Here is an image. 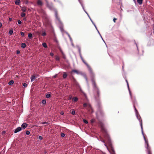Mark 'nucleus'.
Segmentation results:
<instances>
[{"label":"nucleus","instance_id":"1","mask_svg":"<svg viewBox=\"0 0 154 154\" xmlns=\"http://www.w3.org/2000/svg\"><path fill=\"white\" fill-rule=\"evenodd\" d=\"M90 71L92 73V75L91 77V81L92 82L94 89L96 91V93L95 94V97L97 102H98L100 100V91L97 85L93 72L92 71Z\"/></svg>","mask_w":154,"mask_h":154},{"label":"nucleus","instance_id":"2","mask_svg":"<svg viewBox=\"0 0 154 154\" xmlns=\"http://www.w3.org/2000/svg\"><path fill=\"white\" fill-rule=\"evenodd\" d=\"M101 132L103 134V135L104 136L105 138L107 140V142L109 145L111 146H112V144L110 137L107 133L106 129L103 124H102L101 125Z\"/></svg>","mask_w":154,"mask_h":154},{"label":"nucleus","instance_id":"3","mask_svg":"<svg viewBox=\"0 0 154 154\" xmlns=\"http://www.w3.org/2000/svg\"><path fill=\"white\" fill-rule=\"evenodd\" d=\"M96 114L97 118L98 119L103 117V111L100 108L98 110Z\"/></svg>","mask_w":154,"mask_h":154},{"label":"nucleus","instance_id":"4","mask_svg":"<svg viewBox=\"0 0 154 154\" xmlns=\"http://www.w3.org/2000/svg\"><path fill=\"white\" fill-rule=\"evenodd\" d=\"M80 55L81 60L82 62L85 64L87 67L89 69L90 71H92V69L90 66L85 61L83 58L82 57L81 53L80 54Z\"/></svg>","mask_w":154,"mask_h":154},{"label":"nucleus","instance_id":"5","mask_svg":"<svg viewBox=\"0 0 154 154\" xmlns=\"http://www.w3.org/2000/svg\"><path fill=\"white\" fill-rule=\"evenodd\" d=\"M146 148L147 149L148 154H152L151 149L149 146V144H146Z\"/></svg>","mask_w":154,"mask_h":154},{"label":"nucleus","instance_id":"6","mask_svg":"<svg viewBox=\"0 0 154 154\" xmlns=\"http://www.w3.org/2000/svg\"><path fill=\"white\" fill-rule=\"evenodd\" d=\"M22 129V128L20 127H18L14 131V133H17L19 131H20Z\"/></svg>","mask_w":154,"mask_h":154},{"label":"nucleus","instance_id":"7","mask_svg":"<svg viewBox=\"0 0 154 154\" xmlns=\"http://www.w3.org/2000/svg\"><path fill=\"white\" fill-rule=\"evenodd\" d=\"M35 78H36V77L35 75H32L30 78L31 79V82H32L34 80H36V79Z\"/></svg>","mask_w":154,"mask_h":154},{"label":"nucleus","instance_id":"8","mask_svg":"<svg viewBox=\"0 0 154 154\" xmlns=\"http://www.w3.org/2000/svg\"><path fill=\"white\" fill-rule=\"evenodd\" d=\"M28 125L26 123H23L21 127L23 129H24L27 127Z\"/></svg>","mask_w":154,"mask_h":154},{"label":"nucleus","instance_id":"9","mask_svg":"<svg viewBox=\"0 0 154 154\" xmlns=\"http://www.w3.org/2000/svg\"><path fill=\"white\" fill-rule=\"evenodd\" d=\"M37 4L38 5L42 6V5L43 3L41 0H38Z\"/></svg>","mask_w":154,"mask_h":154},{"label":"nucleus","instance_id":"10","mask_svg":"<svg viewBox=\"0 0 154 154\" xmlns=\"http://www.w3.org/2000/svg\"><path fill=\"white\" fill-rule=\"evenodd\" d=\"M67 76V74L65 72H63V79H65Z\"/></svg>","mask_w":154,"mask_h":154},{"label":"nucleus","instance_id":"11","mask_svg":"<svg viewBox=\"0 0 154 154\" xmlns=\"http://www.w3.org/2000/svg\"><path fill=\"white\" fill-rule=\"evenodd\" d=\"M78 99L77 97H74L72 98V100L75 102H77L78 101Z\"/></svg>","mask_w":154,"mask_h":154},{"label":"nucleus","instance_id":"12","mask_svg":"<svg viewBox=\"0 0 154 154\" xmlns=\"http://www.w3.org/2000/svg\"><path fill=\"white\" fill-rule=\"evenodd\" d=\"M21 47L25 48L26 47V45L25 43H22L21 45Z\"/></svg>","mask_w":154,"mask_h":154},{"label":"nucleus","instance_id":"13","mask_svg":"<svg viewBox=\"0 0 154 154\" xmlns=\"http://www.w3.org/2000/svg\"><path fill=\"white\" fill-rule=\"evenodd\" d=\"M28 37L30 39H32V33H29L28 34Z\"/></svg>","mask_w":154,"mask_h":154},{"label":"nucleus","instance_id":"14","mask_svg":"<svg viewBox=\"0 0 154 154\" xmlns=\"http://www.w3.org/2000/svg\"><path fill=\"white\" fill-rule=\"evenodd\" d=\"M20 2V0H17L15 2V4L17 5H19Z\"/></svg>","mask_w":154,"mask_h":154},{"label":"nucleus","instance_id":"15","mask_svg":"<svg viewBox=\"0 0 154 154\" xmlns=\"http://www.w3.org/2000/svg\"><path fill=\"white\" fill-rule=\"evenodd\" d=\"M73 72H75L78 74L79 73L78 71L76 70H72L71 72V74H72Z\"/></svg>","mask_w":154,"mask_h":154},{"label":"nucleus","instance_id":"16","mask_svg":"<svg viewBox=\"0 0 154 154\" xmlns=\"http://www.w3.org/2000/svg\"><path fill=\"white\" fill-rule=\"evenodd\" d=\"M143 0H137V3L140 5H141L143 2Z\"/></svg>","mask_w":154,"mask_h":154},{"label":"nucleus","instance_id":"17","mask_svg":"<svg viewBox=\"0 0 154 154\" xmlns=\"http://www.w3.org/2000/svg\"><path fill=\"white\" fill-rule=\"evenodd\" d=\"M21 10L23 12H26V7H23L22 8Z\"/></svg>","mask_w":154,"mask_h":154},{"label":"nucleus","instance_id":"18","mask_svg":"<svg viewBox=\"0 0 154 154\" xmlns=\"http://www.w3.org/2000/svg\"><path fill=\"white\" fill-rule=\"evenodd\" d=\"M14 82L13 80H11L8 83L9 85H12L14 84Z\"/></svg>","mask_w":154,"mask_h":154},{"label":"nucleus","instance_id":"19","mask_svg":"<svg viewBox=\"0 0 154 154\" xmlns=\"http://www.w3.org/2000/svg\"><path fill=\"white\" fill-rule=\"evenodd\" d=\"M143 138H144V140H145V142L146 143V145L147 144H149L148 140L146 139L145 137L144 136H143Z\"/></svg>","mask_w":154,"mask_h":154},{"label":"nucleus","instance_id":"20","mask_svg":"<svg viewBox=\"0 0 154 154\" xmlns=\"http://www.w3.org/2000/svg\"><path fill=\"white\" fill-rule=\"evenodd\" d=\"M42 46L44 48H47V46L45 43H42Z\"/></svg>","mask_w":154,"mask_h":154},{"label":"nucleus","instance_id":"21","mask_svg":"<svg viewBox=\"0 0 154 154\" xmlns=\"http://www.w3.org/2000/svg\"><path fill=\"white\" fill-rule=\"evenodd\" d=\"M87 107H88V109H92V107H91V105L89 104H88V106H87Z\"/></svg>","mask_w":154,"mask_h":154},{"label":"nucleus","instance_id":"22","mask_svg":"<svg viewBox=\"0 0 154 154\" xmlns=\"http://www.w3.org/2000/svg\"><path fill=\"white\" fill-rule=\"evenodd\" d=\"M25 15H26L24 13H21V16L22 17H24L25 16Z\"/></svg>","mask_w":154,"mask_h":154},{"label":"nucleus","instance_id":"23","mask_svg":"<svg viewBox=\"0 0 154 154\" xmlns=\"http://www.w3.org/2000/svg\"><path fill=\"white\" fill-rule=\"evenodd\" d=\"M51 96V94H48L46 95V97L47 98H49Z\"/></svg>","mask_w":154,"mask_h":154},{"label":"nucleus","instance_id":"24","mask_svg":"<svg viewBox=\"0 0 154 154\" xmlns=\"http://www.w3.org/2000/svg\"><path fill=\"white\" fill-rule=\"evenodd\" d=\"M13 33V31L12 30H10L9 31V33L10 35H12Z\"/></svg>","mask_w":154,"mask_h":154},{"label":"nucleus","instance_id":"25","mask_svg":"<svg viewBox=\"0 0 154 154\" xmlns=\"http://www.w3.org/2000/svg\"><path fill=\"white\" fill-rule=\"evenodd\" d=\"M42 103L44 104H45L46 103V100H42Z\"/></svg>","mask_w":154,"mask_h":154},{"label":"nucleus","instance_id":"26","mask_svg":"<svg viewBox=\"0 0 154 154\" xmlns=\"http://www.w3.org/2000/svg\"><path fill=\"white\" fill-rule=\"evenodd\" d=\"M83 121L85 124H87L88 123V121L84 119H83Z\"/></svg>","mask_w":154,"mask_h":154},{"label":"nucleus","instance_id":"27","mask_svg":"<svg viewBox=\"0 0 154 154\" xmlns=\"http://www.w3.org/2000/svg\"><path fill=\"white\" fill-rule=\"evenodd\" d=\"M88 103H84L83 105V106L85 107H87V106H88Z\"/></svg>","mask_w":154,"mask_h":154},{"label":"nucleus","instance_id":"28","mask_svg":"<svg viewBox=\"0 0 154 154\" xmlns=\"http://www.w3.org/2000/svg\"><path fill=\"white\" fill-rule=\"evenodd\" d=\"M41 124H48V122H42L41 123Z\"/></svg>","mask_w":154,"mask_h":154},{"label":"nucleus","instance_id":"29","mask_svg":"<svg viewBox=\"0 0 154 154\" xmlns=\"http://www.w3.org/2000/svg\"><path fill=\"white\" fill-rule=\"evenodd\" d=\"M71 114L73 115H74L75 114V112L74 110H72Z\"/></svg>","mask_w":154,"mask_h":154},{"label":"nucleus","instance_id":"30","mask_svg":"<svg viewBox=\"0 0 154 154\" xmlns=\"http://www.w3.org/2000/svg\"><path fill=\"white\" fill-rule=\"evenodd\" d=\"M42 36H45L46 35V33L45 32H43L42 34Z\"/></svg>","mask_w":154,"mask_h":154},{"label":"nucleus","instance_id":"31","mask_svg":"<svg viewBox=\"0 0 154 154\" xmlns=\"http://www.w3.org/2000/svg\"><path fill=\"white\" fill-rule=\"evenodd\" d=\"M95 120L94 119H92L91 121V122L92 123L94 122H95Z\"/></svg>","mask_w":154,"mask_h":154},{"label":"nucleus","instance_id":"32","mask_svg":"<svg viewBox=\"0 0 154 154\" xmlns=\"http://www.w3.org/2000/svg\"><path fill=\"white\" fill-rule=\"evenodd\" d=\"M65 135L64 133H62L61 134V136L62 137H63L65 136Z\"/></svg>","mask_w":154,"mask_h":154},{"label":"nucleus","instance_id":"33","mask_svg":"<svg viewBox=\"0 0 154 154\" xmlns=\"http://www.w3.org/2000/svg\"><path fill=\"white\" fill-rule=\"evenodd\" d=\"M55 59L57 60H60V58L58 56H56Z\"/></svg>","mask_w":154,"mask_h":154},{"label":"nucleus","instance_id":"34","mask_svg":"<svg viewBox=\"0 0 154 154\" xmlns=\"http://www.w3.org/2000/svg\"><path fill=\"white\" fill-rule=\"evenodd\" d=\"M72 78L73 80V81L74 82H75L76 81V79H75L73 76H72Z\"/></svg>","mask_w":154,"mask_h":154},{"label":"nucleus","instance_id":"35","mask_svg":"<svg viewBox=\"0 0 154 154\" xmlns=\"http://www.w3.org/2000/svg\"><path fill=\"white\" fill-rule=\"evenodd\" d=\"M23 85L24 87H26L27 86V84L25 83H23Z\"/></svg>","mask_w":154,"mask_h":154},{"label":"nucleus","instance_id":"36","mask_svg":"<svg viewBox=\"0 0 154 154\" xmlns=\"http://www.w3.org/2000/svg\"><path fill=\"white\" fill-rule=\"evenodd\" d=\"M30 134V132L29 131H27L26 132V134L27 135H29Z\"/></svg>","mask_w":154,"mask_h":154},{"label":"nucleus","instance_id":"37","mask_svg":"<svg viewBox=\"0 0 154 154\" xmlns=\"http://www.w3.org/2000/svg\"><path fill=\"white\" fill-rule=\"evenodd\" d=\"M134 109H135L136 112H137V109H136V107L135 106V105L134 104Z\"/></svg>","mask_w":154,"mask_h":154},{"label":"nucleus","instance_id":"38","mask_svg":"<svg viewBox=\"0 0 154 154\" xmlns=\"http://www.w3.org/2000/svg\"><path fill=\"white\" fill-rule=\"evenodd\" d=\"M134 109H135L136 112H137V109H136V107L135 106V105L134 104Z\"/></svg>","mask_w":154,"mask_h":154},{"label":"nucleus","instance_id":"39","mask_svg":"<svg viewBox=\"0 0 154 154\" xmlns=\"http://www.w3.org/2000/svg\"><path fill=\"white\" fill-rule=\"evenodd\" d=\"M117 20V19L115 18H114L113 19V21L114 23L116 22V20Z\"/></svg>","mask_w":154,"mask_h":154},{"label":"nucleus","instance_id":"40","mask_svg":"<svg viewBox=\"0 0 154 154\" xmlns=\"http://www.w3.org/2000/svg\"><path fill=\"white\" fill-rule=\"evenodd\" d=\"M18 24H21V21L20 20H18Z\"/></svg>","mask_w":154,"mask_h":154},{"label":"nucleus","instance_id":"41","mask_svg":"<svg viewBox=\"0 0 154 154\" xmlns=\"http://www.w3.org/2000/svg\"><path fill=\"white\" fill-rule=\"evenodd\" d=\"M20 34H21V35L22 36H24V33L23 32H21Z\"/></svg>","mask_w":154,"mask_h":154},{"label":"nucleus","instance_id":"42","mask_svg":"<svg viewBox=\"0 0 154 154\" xmlns=\"http://www.w3.org/2000/svg\"><path fill=\"white\" fill-rule=\"evenodd\" d=\"M39 138L40 140H42L43 139V137L41 136H39Z\"/></svg>","mask_w":154,"mask_h":154},{"label":"nucleus","instance_id":"43","mask_svg":"<svg viewBox=\"0 0 154 154\" xmlns=\"http://www.w3.org/2000/svg\"><path fill=\"white\" fill-rule=\"evenodd\" d=\"M50 55L51 56H53V55H54V54L52 53V52H51L50 53Z\"/></svg>","mask_w":154,"mask_h":154},{"label":"nucleus","instance_id":"44","mask_svg":"<svg viewBox=\"0 0 154 154\" xmlns=\"http://www.w3.org/2000/svg\"><path fill=\"white\" fill-rule=\"evenodd\" d=\"M17 54H19L20 53V51L19 50H17Z\"/></svg>","mask_w":154,"mask_h":154},{"label":"nucleus","instance_id":"45","mask_svg":"<svg viewBox=\"0 0 154 154\" xmlns=\"http://www.w3.org/2000/svg\"><path fill=\"white\" fill-rule=\"evenodd\" d=\"M60 114L61 115H63L64 114V113L63 112H60Z\"/></svg>","mask_w":154,"mask_h":154},{"label":"nucleus","instance_id":"46","mask_svg":"<svg viewBox=\"0 0 154 154\" xmlns=\"http://www.w3.org/2000/svg\"><path fill=\"white\" fill-rule=\"evenodd\" d=\"M140 125L141 126V129L142 130H143V127H142V123L141 122V123H140Z\"/></svg>","mask_w":154,"mask_h":154},{"label":"nucleus","instance_id":"47","mask_svg":"<svg viewBox=\"0 0 154 154\" xmlns=\"http://www.w3.org/2000/svg\"><path fill=\"white\" fill-rule=\"evenodd\" d=\"M57 76V74H56L54 76V78H56Z\"/></svg>","mask_w":154,"mask_h":154},{"label":"nucleus","instance_id":"48","mask_svg":"<svg viewBox=\"0 0 154 154\" xmlns=\"http://www.w3.org/2000/svg\"><path fill=\"white\" fill-rule=\"evenodd\" d=\"M129 93L130 95V96L131 97V91H130V90L129 91Z\"/></svg>","mask_w":154,"mask_h":154},{"label":"nucleus","instance_id":"49","mask_svg":"<svg viewBox=\"0 0 154 154\" xmlns=\"http://www.w3.org/2000/svg\"><path fill=\"white\" fill-rule=\"evenodd\" d=\"M2 23H1L0 22V28L2 27Z\"/></svg>","mask_w":154,"mask_h":154},{"label":"nucleus","instance_id":"50","mask_svg":"<svg viewBox=\"0 0 154 154\" xmlns=\"http://www.w3.org/2000/svg\"><path fill=\"white\" fill-rule=\"evenodd\" d=\"M12 20V18H9V21H11V20Z\"/></svg>","mask_w":154,"mask_h":154},{"label":"nucleus","instance_id":"51","mask_svg":"<svg viewBox=\"0 0 154 154\" xmlns=\"http://www.w3.org/2000/svg\"><path fill=\"white\" fill-rule=\"evenodd\" d=\"M126 81L127 83V85H128V81L127 80H126Z\"/></svg>","mask_w":154,"mask_h":154},{"label":"nucleus","instance_id":"52","mask_svg":"<svg viewBox=\"0 0 154 154\" xmlns=\"http://www.w3.org/2000/svg\"><path fill=\"white\" fill-rule=\"evenodd\" d=\"M55 15H56V17H57V12H55Z\"/></svg>","mask_w":154,"mask_h":154},{"label":"nucleus","instance_id":"53","mask_svg":"<svg viewBox=\"0 0 154 154\" xmlns=\"http://www.w3.org/2000/svg\"><path fill=\"white\" fill-rule=\"evenodd\" d=\"M128 86V89L129 90V91L130 90V89H129V85L128 84V85H127Z\"/></svg>","mask_w":154,"mask_h":154},{"label":"nucleus","instance_id":"54","mask_svg":"<svg viewBox=\"0 0 154 154\" xmlns=\"http://www.w3.org/2000/svg\"><path fill=\"white\" fill-rule=\"evenodd\" d=\"M128 86V89L129 90V91L130 90V89H129V85L128 84V85H127Z\"/></svg>","mask_w":154,"mask_h":154},{"label":"nucleus","instance_id":"55","mask_svg":"<svg viewBox=\"0 0 154 154\" xmlns=\"http://www.w3.org/2000/svg\"><path fill=\"white\" fill-rule=\"evenodd\" d=\"M102 141L103 142V143H105V141L104 140H102Z\"/></svg>","mask_w":154,"mask_h":154},{"label":"nucleus","instance_id":"56","mask_svg":"<svg viewBox=\"0 0 154 154\" xmlns=\"http://www.w3.org/2000/svg\"><path fill=\"white\" fill-rule=\"evenodd\" d=\"M23 20H26V18H24L23 19Z\"/></svg>","mask_w":154,"mask_h":154},{"label":"nucleus","instance_id":"57","mask_svg":"<svg viewBox=\"0 0 154 154\" xmlns=\"http://www.w3.org/2000/svg\"><path fill=\"white\" fill-rule=\"evenodd\" d=\"M4 132H5V131H3V133H4Z\"/></svg>","mask_w":154,"mask_h":154},{"label":"nucleus","instance_id":"58","mask_svg":"<svg viewBox=\"0 0 154 154\" xmlns=\"http://www.w3.org/2000/svg\"><path fill=\"white\" fill-rule=\"evenodd\" d=\"M4 132H5V131H3V133H4Z\"/></svg>","mask_w":154,"mask_h":154},{"label":"nucleus","instance_id":"59","mask_svg":"<svg viewBox=\"0 0 154 154\" xmlns=\"http://www.w3.org/2000/svg\"><path fill=\"white\" fill-rule=\"evenodd\" d=\"M71 99V98H69V99Z\"/></svg>","mask_w":154,"mask_h":154}]
</instances>
